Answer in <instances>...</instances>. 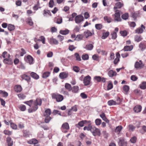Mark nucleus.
Returning <instances> with one entry per match:
<instances>
[{
  "label": "nucleus",
  "mask_w": 146,
  "mask_h": 146,
  "mask_svg": "<svg viewBox=\"0 0 146 146\" xmlns=\"http://www.w3.org/2000/svg\"><path fill=\"white\" fill-rule=\"evenodd\" d=\"M25 103L28 105L31 108L29 109L28 112L31 113L36 111L38 108V106H40L42 104L41 99L37 98L34 102L32 100L26 102Z\"/></svg>",
  "instance_id": "f257e3e1"
},
{
  "label": "nucleus",
  "mask_w": 146,
  "mask_h": 146,
  "mask_svg": "<svg viewBox=\"0 0 146 146\" xmlns=\"http://www.w3.org/2000/svg\"><path fill=\"white\" fill-rule=\"evenodd\" d=\"M91 132L94 136H96L97 135L100 136L101 135V132L100 129L96 128L94 126H92Z\"/></svg>",
  "instance_id": "f03ea898"
},
{
  "label": "nucleus",
  "mask_w": 146,
  "mask_h": 146,
  "mask_svg": "<svg viewBox=\"0 0 146 146\" xmlns=\"http://www.w3.org/2000/svg\"><path fill=\"white\" fill-rule=\"evenodd\" d=\"M53 98L55 99L57 102H60L62 101L64 99L63 96L60 94H54L52 95Z\"/></svg>",
  "instance_id": "7ed1b4c3"
},
{
  "label": "nucleus",
  "mask_w": 146,
  "mask_h": 146,
  "mask_svg": "<svg viewBox=\"0 0 146 146\" xmlns=\"http://www.w3.org/2000/svg\"><path fill=\"white\" fill-rule=\"evenodd\" d=\"M120 11L119 10H116L115 13L114 15V20L117 22L120 21H121L120 18Z\"/></svg>",
  "instance_id": "20e7f679"
},
{
  "label": "nucleus",
  "mask_w": 146,
  "mask_h": 146,
  "mask_svg": "<svg viewBox=\"0 0 146 146\" xmlns=\"http://www.w3.org/2000/svg\"><path fill=\"white\" fill-rule=\"evenodd\" d=\"M25 60L27 63L31 64L33 63V59L32 56H31L28 55L24 57Z\"/></svg>",
  "instance_id": "39448f33"
},
{
  "label": "nucleus",
  "mask_w": 146,
  "mask_h": 146,
  "mask_svg": "<svg viewBox=\"0 0 146 146\" xmlns=\"http://www.w3.org/2000/svg\"><path fill=\"white\" fill-rule=\"evenodd\" d=\"M143 66L144 65L141 60L136 62L134 64L135 68L137 69H141L143 67Z\"/></svg>",
  "instance_id": "423d86ee"
},
{
  "label": "nucleus",
  "mask_w": 146,
  "mask_h": 146,
  "mask_svg": "<svg viewBox=\"0 0 146 146\" xmlns=\"http://www.w3.org/2000/svg\"><path fill=\"white\" fill-rule=\"evenodd\" d=\"M91 78L89 76L85 77L83 80V83L85 86H88L90 84Z\"/></svg>",
  "instance_id": "0eeeda50"
},
{
  "label": "nucleus",
  "mask_w": 146,
  "mask_h": 146,
  "mask_svg": "<svg viewBox=\"0 0 146 146\" xmlns=\"http://www.w3.org/2000/svg\"><path fill=\"white\" fill-rule=\"evenodd\" d=\"M83 17L81 15H78L75 17V22L77 24H79L84 20Z\"/></svg>",
  "instance_id": "6e6552de"
},
{
  "label": "nucleus",
  "mask_w": 146,
  "mask_h": 146,
  "mask_svg": "<svg viewBox=\"0 0 146 146\" xmlns=\"http://www.w3.org/2000/svg\"><path fill=\"white\" fill-rule=\"evenodd\" d=\"M70 128V127L68 123L67 122H65L63 123L61 126V129L62 131V132L64 133H66L67 132L66 131H64V129L65 130H68Z\"/></svg>",
  "instance_id": "1a4fd4ad"
},
{
  "label": "nucleus",
  "mask_w": 146,
  "mask_h": 146,
  "mask_svg": "<svg viewBox=\"0 0 146 146\" xmlns=\"http://www.w3.org/2000/svg\"><path fill=\"white\" fill-rule=\"evenodd\" d=\"M119 145L120 146H127V143L125 141L124 139L122 138H120L119 139Z\"/></svg>",
  "instance_id": "9d476101"
},
{
  "label": "nucleus",
  "mask_w": 146,
  "mask_h": 146,
  "mask_svg": "<svg viewBox=\"0 0 146 146\" xmlns=\"http://www.w3.org/2000/svg\"><path fill=\"white\" fill-rule=\"evenodd\" d=\"M139 47L141 50H143L146 48V42H141L139 46Z\"/></svg>",
  "instance_id": "9b49d317"
},
{
  "label": "nucleus",
  "mask_w": 146,
  "mask_h": 146,
  "mask_svg": "<svg viewBox=\"0 0 146 146\" xmlns=\"http://www.w3.org/2000/svg\"><path fill=\"white\" fill-rule=\"evenodd\" d=\"M133 48V46L132 45L130 46H125L122 50L124 51H131Z\"/></svg>",
  "instance_id": "f8f14e48"
},
{
  "label": "nucleus",
  "mask_w": 146,
  "mask_h": 146,
  "mask_svg": "<svg viewBox=\"0 0 146 146\" xmlns=\"http://www.w3.org/2000/svg\"><path fill=\"white\" fill-rule=\"evenodd\" d=\"M3 62L5 64L11 65L13 64V62L11 58H6L4 59Z\"/></svg>",
  "instance_id": "ddd939ff"
},
{
  "label": "nucleus",
  "mask_w": 146,
  "mask_h": 146,
  "mask_svg": "<svg viewBox=\"0 0 146 146\" xmlns=\"http://www.w3.org/2000/svg\"><path fill=\"white\" fill-rule=\"evenodd\" d=\"M143 29H145V27L143 25H142L141 28H139L136 29L135 33L138 34L141 33L143 32Z\"/></svg>",
  "instance_id": "4468645a"
},
{
  "label": "nucleus",
  "mask_w": 146,
  "mask_h": 146,
  "mask_svg": "<svg viewBox=\"0 0 146 146\" xmlns=\"http://www.w3.org/2000/svg\"><path fill=\"white\" fill-rule=\"evenodd\" d=\"M27 143L29 144L34 145L37 144L38 143V141L35 139H33L27 141Z\"/></svg>",
  "instance_id": "2eb2a0df"
},
{
  "label": "nucleus",
  "mask_w": 146,
  "mask_h": 146,
  "mask_svg": "<svg viewBox=\"0 0 146 146\" xmlns=\"http://www.w3.org/2000/svg\"><path fill=\"white\" fill-rule=\"evenodd\" d=\"M22 90V88L20 85H16L15 86V91L17 92L18 93L21 92Z\"/></svg>",
  "instance_id": "dca6fc26"
},
{
  "label": "nucleus",
  "mask_w": 146,
  "mask_h": 146,
  "mask_svg": "<svg viewBox=\"0 0 146 146\" xmlns=\"http://www.w3.org/2000/svg\"><path fill=\"white\" fill-rule=\"evenodd\" d=\"M142 109V107L141 106H136L134 108V110L136 113L140 112Z\"/></svg>",
  "instance_id": "f3484780"
},
{
  "label": "nucleus",
  "mask_w": 146,
  "mask_h": 146,
  "mask_svg": "<svg viewBox=\"0 0 146 146\" xmlns=\"http://www.w3.org/2000/svg\"><path fill=\"white\" fill-rule=\"evenodd\" d=\"M100 116L103 120L105 121L106 123H109V121L106 117L105 115V114L104 113H103L102 114H100Z\"/></svg>",
  "instance_id": "a211bd4d"
},
{
  "label": "nucleus",
  "mask_w": 146,
  "mask_h": 146,
  "mask_svg": "<svg viewBox=\"0 0 146 146\" xmlns=\"http://www.w3.org/2000/svg\"><path fill=\"white\" fill-rule=\"evenodd\" d=\"M116 57L113 61L114 63L115 64H117L119 61V58H120V55L119 53H117L116 54Z\"/></svg>",
  "instance_id": "6ab92c4d"
},
{
  "label": "nucleus",
  "mask_w": 146,
  "mask_h": 146,
  "mask_svg": "<svg viewBox=\"0 0 146 146\" xmlns=\"http://www.w3.org/2000/svg\"><path fill=\"white\" fill-rule=\"evenodd\" d=\"M108 74L109 76L112 77L113 76H115L117 73L115 71L112 70H110L109 71Z\"/></svg>",
  "instance_id": "aec40b11"
},
{
  "label": "nucleus",
  "mask_w": 146,
  "mask_h": 146,
  "mask_svg": "<svg viewBox=\"0 0 146 146\" xmlns=\"http://www.w3.org/2000/svg\"><path fill=\"white\" fill-rule=\"evenodd\" d=\"M7 143L8 146H12L13 144V142L11 140V138L8 137L7 138Z\"/></svg>",
  "instance_id": "412c9836"
},
{
  "label": "nucleus",
  "mask_w": 146,
  "mask_h": 146,
  "mask_svg": "<svg viewBox=\"0 0 146 146\" xmlns=\"http://www.w3.org/2000/svg\"><path fill=\"white\" fill-rule=\"evenodd\" d=\"M140 88L142 90L146 89V82L143 81L139 85Z\"/></svg>",
  "instance_id": "4be33fe9"
},
{
  "label": "nucleus",
  "mask_w": 146,
  "mask_h": 146,
  "mask_svg": "<svg viewBox=\"0 0 146 146\" xmlns=\"http://www.w3.org/2000/svg\"><path fill=\"white\" fill-rule=\"evenodd\" d=\"M68 74L64 72H62L60 73L59 76L61 79L65 78L68 76Z\"/></svg>",
  "instance_id": "5701e85b"
},
{
  "label": "nucleus",
  "mask_w": 146,
  "mask_h": 146,
  "mask_svg": "<svg viewBox=\"0 0 146 146\" xmlns=\"http://www.w3.org/2000/svg\"><path fill=\"white\" fill-rule=\"evenodd\" d=\"M50 43L52 44H58V42L56 39L53 38H51L50 40Z\"/></svg>",
  "instance_id": "b1692460"
},
{
  "label": "nucleus",
  "mask_w": 146,
  "mask_h": 146,
  "mask_svg": "<svg viewBox=\"0 0 146 146\" xmlns=\"http://www.w3.org/2000/svg\"><path fill=\"white\" fill-rule=\"evenodd\" d=\"M115 6L114 7V10H115L117 9H119L123 5V4L119 2L117 3H116L115 4Z\"/></svg>",
  "instance_id": "393cba45"
},
{
  "label": "nucleus",
  "mask_w": 146,
  "mask_h": 146,
  "mask_svg": "<svg viewBox=\"0 0 146 146\" xmlns=\"http://www.w3.org/2000/svg\"><path fill=\"white\" fill-rule=\"evenodd\" d=\"M62 18L61 17H58L56 18L55 20V22L58 24L61 23L62 22Z\"/></svg>",
  "instance_id": "a878e982"
},
{
  "label": "nucleus",
  "mask_w": 146,
  "mask_h": 146,
  "mask_svg": "<svg viewBox=\"0 0 146 146\" xmlns=\"http://www.w3.org/2000/svg\"><path fill=\"white\" fill-rule=\"evenodd\" d=\"M108 103V105L110 106L118 104V102H116L113 100H111L109 101Z\"/></svg>",
  "instance_id": "bb28decb"
},
{
  "label": "nucleus",
  "mask_w": 146,
  "mask_h": 146,
  "mask_svg": "<svg viewBox=\"0 0 146 146\" xmlns=\"http://www.w3.org/2000/svg\"><path fill=\"white\" fill-rule=\"evenodd\" d=\"M142 38L139 35H136L135 36V40L137 42H139L141 41L142 39Z\"/></svg>",
  "instance_id": "cd10ccee"
},
{
  "label": "nucleus",
  "mask_w": 146,
  "mask_h": 146,
  "mask_svg": "<svg viewBox=\"0 0 146 146\" xmlns=\"http://www.w3.org/2000/svg\"><path fill=\"white\" fill-rule=\"evenodd\" d=\"M79 89V87L77 86H74L72 88V92L74 93H77L78 92Z\"/></svg>",
  "instance_id": "c85d7f7f"
},
{
  "label": "nucleus",
  "mask_w": 146,
  "mask_h": 146,
  "mask_svg": "<svg viewBox=\"0 0 146 146\" xmlns=\"http://www.w3.org/2000/svg\"><path fill=\"white\" fill-rule=\"evenodd\" d=\"M104 21L109 23L111 22L112 21V19L110 17L107 16H105L104 18Z\"/></svg>",
  "instance_id": "c756f323"
},
{
  "label": "nucleus",
  "mask_w": 146,
  "mask_h": 146,
  "mask_svg": "<svg viewBox=\"0 0 146 146\" xmlns=\"http://www.w3.org/2000/svg\"><path fill=\"white\" fill-rule=\"evenodd\" d=\"M31 76L35 79H38L39 78V76L35 72H32L31 73Z\"/></svg>",
  "instance_id": "7c9ffc66"
},
{
  "label": "nucleus",
  "mask_w": 146,
  "mask_h": 146,
  "mask_svg": "<svg viewBox=\"0 0 146 146\" xmlns=\"http://www.w3.org/2000/svg\"><path fill=\"white\" fill-rule=\"evenodd\" d=\"M21 77L23 79L27 81H29L30 79V77L29 76L25 74H23L21 76Z\"/></svg>",
  "instance_id": "2f4dec72"
},
{
  "label": "nucleus",
  "mask_w": 146,
  "mask_h": 146,
  "mask_svg": "<svg viewBox=\"0 0 146 146\" xmlns=\"http://www.w3.org/2000/svg\"><path fill=\"white\" fill-rule=\"evenodd\" d=\"M122 128L123 127L121 125L118 126L116 127L115 131V132L117 133L118 134H119Z\"/></svg>",
  "instance_id": "473e14b6"
},
{
  "label": "nucleus",
  "mask_w": 146,
  "mask_h": 146,
  "mask_svg": "<svg viewBox=\"0 0 146 146\" xmlns=\"http://www.w3.org/2000/svg\"><path fill=\"white\" fill-rule=\"evenodd\" d=\"M69 30L66 29L65 30H61L60 31V33L62 35H65L68 34L69 33Z\"/></svg>",
  "instance_id": "72a5a7b5"
},
{
  "label": "nucleus",
  "mask_w": 146,
  "mask_h": 146,
  "mask_svg": "<svg viewBox=\"0 0 146 146\" xmlns=\"http://www.w3.org/2000/svg\"><path fill=\"white\" fill-rule=\"evenodd\" d=\"M93 48V46L92 44H88L86 45L84 48L88 50H91Z\"/></svg>",
  "instance_id": "f704fd0d"
},
{
  "label": "nucleus",
  "mask_w": 146,
  "mask_h": 146,
  "mask_svg": "<svg viewBox=\"0 0 146 146\" xmlns=\"http://www.w3.org/2000/svg\"><path fill=\"white\" fill-rule=\"evenodd\" d=\"M92 126L91 125V124H89L88 126H85L84 128V130H87L88 131H90L91 132V129L92 128Z\"/></svg>",
  "instance_id": "c9c22d12"
},
{
  "label": "nucleus",
  "mask_w": 146,
  "mask_h": 146,
  "mask_svg": "<svg viewBox=\"0 0 146 146\" xmlns=\"http://www.w3.org/2000/svg\"><path fill=\"white\" fill-rule=\"evenodd\" d=\"M23 136L26 137H29L31 135L30 133L27 131L23 130Z\"/></svg>",
  "instance_id": "e433bc0d"
},
{
  "label": "nucleus",
  "mask_w": 146,
  "mask_h": 146,
  "mask_svg": "<svg viewBox=\"0 0 146 146\" xmlns=\"http://www.w3.org/2000/svg\"><path fill=\"white\" fill-rule=\"evenodd\" d=\"M45 117L44 121L46 123H48L52 118L50 116H44Z\"/></svg>",
  "instance_id": "4c0bfd02"
},
{
  "label": "nucleus",
  "mask_w": 146,
  "mask_h": 146,
  "mask_svg": "<svg viewBox=\"0 0 146 146\" xmlns=\"http://www.w3.org/2000/svg\"><path fill=\"white\" fill-rule=\"evenodd\" d=\"M110 33L108 32H107L106 33H103L102 35V39H105L109 35Z\"/></svg>",
  "instance_id": "58836bf2"
},
{
  "label": "nucleus",
  "mask_w": 146,
  "mask_h": 146,
  "mask_svg": "<svg viewBox=\"0 0 146 146\" xmlns=\"http://www.w3.org/2000/svg\"><path fill=\"white\" fill-rule=\"evenodd\" d=\"M65 87L66 89L68 90L69 91H70L72 90L71 85L68 83H66L65 84Z\"/></svg>",
  "instance_id": "ea45409f"
},
{
  "label": "nucleus",
  "mask_w": 146,
  "mask_h": 146,
  "mask_svg": "<svg viewBox=\"0 0 146 146\" xmlns=\"http://www.w3.org/2000/svg\"><path fill=\"white\" fill-rule=\"evenodd\" d=\"M51 111L49 109L46 110L45 111L44 116H50L51 114Z\"/></svg>",
  "instance_id": "a19ab883"
},
{
  "label": "nucleus",
  "mask_w": 146,
  "mask_h": 146,
  "mask_svg": "<svg viewBox=\"0 0 146 146\" xmlns=\"http://www.w3.org/2000/svg\"><path fill=\"white\" fill-rule=\"evenodd\" d=\"M8 29L9 31H11L15 29V27L14 25L9 24L8 26Z\"/></svg>",
  "instance_id": "79ce46f5"
},
{
  "label": "nucleus",
  "mask_w": 146,
  "mask_h": 146,
  "mask_svg": "<svg viewBox=\"0 0 146 146\" xmlns=\"http://www.w3.org/2000/svg\"><path fill=\"white\" fill-rule=\"evenodd\" d=\"M0 94H1L3 96L5 97H7L8 95V93L7 92L2 90H0Z\"/></svg>",
  "instance_id": "37998d69"
},
{
  "label": "nucleus",
  "mask_w": 146,
  "mask_h": 146,
  "mask_svg": "<svg viewBox=\"0 0 146 146\" xmlns=\"http://www.w3.org/2000/svg\"><path fill=\"white\" fill-rule=\"evenodd\" d=\"M74 56L77 61H81V59L78 53H75L74 54Z\"/></svg>",
  "instance_id": "c03bdc74"
},
{
  "label": "nucleus",
  "mask_w": 146,
  "mask_h": 146,
  "mask_svg": "<svg viewBox=\"0 0 146 146\" xmlns=\"http://www.w3.org/2000/svg\"><path fill=\"white\" fill-rule=\"evenodd\" d=\"M95 27L97 29L100 30L102 28L103 26L101 24H97L95 25Z\"/></svg>",
  "instance_id": "a18cd8bd"
},
{
  "label": "nucleus",
  "mask_w": 146,
  "mask_h": 146,
  "mask_svg": "<svg viewBox=\"0 0 146 146\" xmlns=\"http://www.w3.org/2000/svg\"><path fill=\"white\" fill-rule=\"evenodd\" d=\"M82 58L84 60H87L89 59L88 55L87 54H84L82 55Z\"/></svg>",
  "instance_id": "49530a36"
},
{
  "label": "nucleus",
  "mask_w": 146,
  "mask_h": 146,
  "mask_svg": "<svg viewBox=\"0 0 146 146\" xmlns=\"http://www.w3.org/2000/svg\"><path fill=\"white\" fill-rule=\"evenodd\" d=\"M19 108L21 111H24L26 109V106L23 105H21L19 106Z\"/></svg>",
  "instance_id": "de8ad7c7"
},
{
  "label": "nucleus",
  "mask_w": 146,
  "mask_h": 146,
  "mask_svg": "<svg viewBox=\"0 0 146 146\" xmlns=\"http://www.w3.org/2000/svg\"><path fill=\"white\" fill-rule=\"evenodd\" d=\"M50 72H46L43 73L42 75V77L46 78L48 77L50 75Z\"/></svg>",
  "instance_id": "09e8293b"
},
{
  "label": "nucleus",
  "mask_w": 146,
  "mask_h": 146,
  "mask_svg": "<svg viewBox=\"0 0 146 146\" xmlns=\"http://www.w3.org/2000/svg\"><path fill=\"white\" fill-rule=\"evenodd\" d=\"M95 122L96 125H99L101 123L102 120L100 119H97L95 120Z\"/></svg>",
  "instance_id": "8fccbe9b"
},
{
  "label": "nucleus",
  "mask_w": 146,
  "mask_h": 146,
  "mask_svg": "<svg viewBox=\"0 0 146 146\" xmlns=\"http://www.w3.org/2000/svg\"><path fill=\"white\" fill-rule=\"evenodd\" d=\"M44 16H51V14L50 12L48 10L44 11Z\"/></svg>",
  "instance_id": "3c124183"
},
{
  "label": "nucleus",
  "mask_w": 146,
  "mask_h": 146,
  "mask_svg": "<svg viewBox=\"0 0 146 146\" xmlns=\"http://www.w3.org/2000/svg\"><path fill=\"white\" fill-rule=\"evenodd\" d=\"M84 123H83V121H81L78 122V124H76L75 125L76 127H78V126H79L80 127H82L84 126Z\"/></svg>",
  "instance_id": "603ef678"
},
{
  "label": "nucleus",
  "mask_w": 146,
  "mask_h": 146,
  "mask_svg": "<svg viewBox=\"0 0 146 146\" xmlns=\"http://www.w3.org/2000/svg\"><path fill=\"white\" fill-rule=\"evenodd\" d=\"M85 36L86 38L88 37L89 36H91L92 35V33L88 31L84 32Z\"/></svg>",
  "instance_id": "864d4df0"
},
{
  "label": "nucleus",
  "mask_w": 146,
  "mask_h": 146,
  "mask_svg": "<svg viewBox=\"0 0 146 146\" xmlns=\"http://www.w3.org/2000/svg\"><path fill=\"white\" fill-rule=\"evenodd\" d=\"M128 13H125L121 16L122 18L124 20H126L128 18Z\"/></svg>",
  "instance_id": "5fc2aeb1"
},
{
  "label": "nucleus",
  "mask_w": 146,
  "mask_h": 146,
  "mask_svg": "<svg viewBox=\"0 0 146 146\" xmlns=\"http://www.w3.org/2000/svg\"><path fill=\"white\" fill-rule=\"evenodd\" d=\"M111 36H112V39H115L117 38V33L115 32H113L111 34Z\"/></svg>",
  "instance_id": "6e6d98bb"
},
{
  "label": "nucleus",
  "mask_w": 146,
  "mask_h": 146,
  "mask_svg": "<svg viewBox=\"0 0 146 146\" xmlns=\"http://www.w3.org/2000/svg\"><path fill=\"white\" fill-rule=\"evenodd\" d=\"M27 23L30 26H32L33 25V23L31 18H28L27 19Z\"/></svg>",
  "instance_id": "4d7b16f0"
},
{
  "label": "nucleus",
  "mask_w": 146,
  "mask_h": 146,
  "mask_svg": "<svg viewBox=\"0 0 146 146\" xmlns=\"http://www.w3.org/2000/svg\"><path fill=\"white\" fill-rule=\"evenodd\" d=\"M129 90V87L128 86L125 85L123 87V90L125 92H127Z\"/></svg>",
  "instance_id": "13d9d810"
},
{
  "label": "nucleus",
  "mask_w": 146,
  "mask_h": 146,
  "mask_svg": "<svg viewBox=\"0 0 146 146\" xmlns=\"http://www.w3.org/2000/svg\"><path fill=\"white\" fill-rule=\"evenodd\" d=\"M40 39H38V40L39 41H40L42 42V43L43 44H44L45 43V37L42 36H41L40 37Z\"/></svg>",
  "instance_id": "bf43d9fd"
},
{
  "label": "nucleus",
  "mask_w": 146,
  "mask_h": 146,
  "mask_svg": "<svg viewBox=\"0 0 146 146\" xmlns=\"http://www.w3.org/2000/svg\"><path fill=\"white\" fill-rule=\"evenodd\" d=\"M72 111H73L76 112L77 111V108L76 106H74L71 108V109L69 110V112Z\"/></svg>",
  "instance_id": "052dcab7"
},
{
  "label": "nucleus",
  "mask_w": 146,
  "mask_h": 146,
  "mask_svg": "<svg viewBox=\"0 0 146 146\" xmlns=\"http://www.w3.org/2000/svg\"><path fill=\"white\" fill-rule=\"evenodd\" d=\"M137 139V137L135 136H133L131 138L130 140L131 142L132 143H135Z\"/></svg>",
  "instance_id": "680f3d73"
},
{
  "label": "nucleus",
  "mask_w": 146,
  "mask_h": 146,
  "mask_svg": "<svg viewBox=\"0 0 146 146\" xmlns=\"http://www.w3.org/2000/svg\"><path fill=\"white\" fill-rule=\"evenodd\" d=\"M83 38V36L82 35H77L76 37V39L78 41L81 40Z\"/></svg>",
  "instance_id": "e2e57ef3"
},
{
  "label": "nucleus",
  "mask_w": 146,
  "mask_h": 146,
  "mask_svg": "<svg viewBox=\"0 0 146 146\" xmlns=\"http://www.w3.org/2000/svg\"><path fill=\"white\" fill-rule=\"evenodd\" d=\"M73 69L74 71L76 72H78L80 70V68L77 66H74L73 68Z\"/></svg>",
  "instance_id": "0e129e2a"
},
{
  "label": "nucleus",
  "mask_w": 146,
  "mask_h": 146,
  "mask_svg": "<svg viewBox=\"0 0 146 146\" xmlns=\"http://www.w3.org/2000/svg\"><path fill=\"white\" fill-rule=\"evenodd\" d=\"M54 5V3L53 0H50L49 3V7L52 8L53 7Z\"/></svg>",
  "instance_id": "69168bd1"
},
{
  "label": "nucleus",
  "mask_w": 146,
  "mask_h": 146,
  "mask_svg": "<svg viewBox=\"0 0 146 146\" xmlns=\"http://www.w3.org/2000/svg\"><path fill=\"white\" fill-rule=\"evenodd\" d=\"M11 126L12 128L13 129H16L17 128V126L16 125L13 123H11Z\"/></svg>",
  "instance_id": "338daca9"
},
{
  "label": "nucleus",
  "mask_w": 146,
  "mask_h": 146,
  "mask_svg": "<svg viewBox=\"0 0 146 146\" xmlns=\"http://www.w3.org/2000/svg\"><path fill=\"white\" fill-rule=\"evenodd\" d=\"M94 79L98 82H100L101 81L102 78L99 76H95L94 77Z\"/></svg>",
  "instance_id": "774afa93"
}]
</instances>
